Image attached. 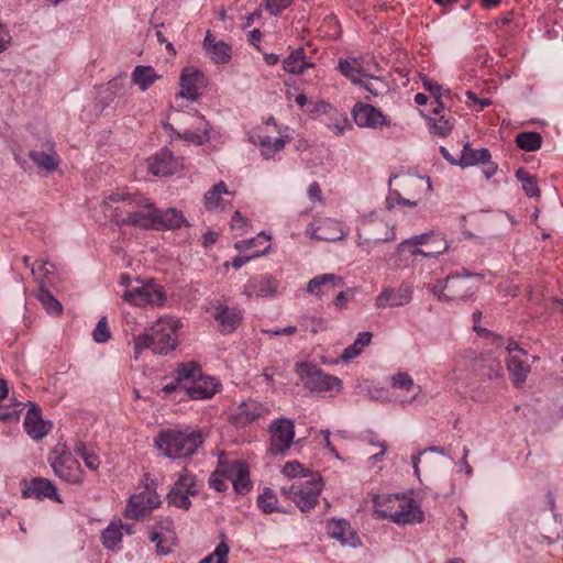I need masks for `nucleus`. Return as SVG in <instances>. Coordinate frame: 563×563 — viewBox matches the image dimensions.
Masks as SVG:
<instances>
[{"label": "nucleus", "mask_w": 563, "mask_h": 563, "mask_svg": "<svg viewBox=\"0 0 563 563\" xmlns=\"http://www.w3.org/2000/svg\"><path fill=\"white\" fill-rule=\"evenodd\" d=\"M180 322L174 318L158 319L145 333L134 338V360L143 350L151 349L155 354L166 355L177 345V330Z\"/></svg>", "instance_id": "f03ea898"}, {"label": "nucleus", "mask_w": 563, "mask_h": 563, "mask_svg": "<svg viewBox=\"0 0 563 563\" xmlns=\"http://www.w3.org/2000/svg\"><path fill=\"white\" fill-rule=\"evenodd\" d=\"M110 338L111 333L108 328L107 318L102 317L92 331V339L96 343H106Z\"/></svg>", "instance_id": "6e6d98bb"}, {"label": "nucleus", "mask_w": 563, "mask_h": 563, "mask_svg": "<svg viewBox=\"0 0 563 563\" xmlns=\"http://www.w3.org/2000/svg\"><path fill=\"white\" fill-rule=\"evenodd\" d=\"M132 527L121 521H112L101 532V542L107 550H115L122 542L124 534H132Z\"/></svg>", "instance_id": "c756f323"}, {"label": "nucleus", "mask_w": 563, "mask_h": 563, "mask_svg": "<svg viewBox=\"0 0 563 563\" xmlns=\"http://www.w3.org/2000/svg\"><path fill=\"white\" fill-rule=\"evenodd\" d=\"M290 3V0H267V9L273 14L280 13L285 8H287Z\"/></svg>", "instance_id": "338daca9"}, {"label": "nucleus", "mask_w": 563, "mask_h": 563, "mask_svg": "<svg viewBox=\"0 0 563 563\" xmlns=\"http://www.w3.org/2000/svg\"><path fill=\"white\" fill-rule=\"evenodd\" d=\"M220 471L233 485L238 494H246L252 488L247 465L239 460L223 461L220 459Z\"/></svg>", "instance_id": "2eb2a0df"}, {"label": "nucleus", "mask_w": 563, "mask_h": 563, "mask_svg": "<svg viewBox=\"0 0 563 563\" xmlns=\"http://www.w3.org/2000/svg\"><path fill=\"white\" fill-rule=\"evenodd\" d=\"M230 548L227 542L221 541L212 553L203 558L199 563H228Z\"/></svg>", "instance_id": "864d4df0"}, {"label": "nucleus", "mask_w": 563, "mask_h": 563, "mask_svg": "<svg viewBox=\"0 0 563 563\" xmlns=\"http://www.w3.org/2000/svg\"><path fill=\"white\" fill-rule=\"evenodd\" d=\"M203 80L205 76L199 69L195 67L184 68L179 78L180 91L176 96V101L179 98L196 101L198 99V90L203 86Z\"/></svg>", "instance_id": "aec40b11"}, {"label": "nucleus", "mask_w": 563, "mask_h": 563, "mask_svg": "<svg viewBox=\"0 0 563 563\" xmlns=\"http://www.w3.org/2000/svg\"><path fill=\"white\" fill-rule=\"evenodd\" d=\"M161 503V496L156 490L146 486L144 490L129 498L124 516L128 519L142 520L150 515L153 509L157 508Z\"/></svg>", "instance_id": "f8f14e48"}, {"label": "nucleus", "mask_w": 563, "mask_h": 563, "mask_svg": "<svg viewBox=\"0 0 563 563\" xmlns=\"http://www.w3.org/2000/svg\"><path fill=\"white\" fill-rule=\"evenodd\" d=\"M406 249L412 256L431 258L446 252L450 249V243L441 234L430 231L406 239L397 245L399 253Z\"/></svg>", "instance_id": "6e6552de"}, {"label": "nucleus", "mask_w": 563, "mask_h": 563, "mask_svg": "<svg viewBox=\"0 0 563 563\" xmlns=\"http://www.w3.org/2000/svg\"><path fill=\"white\" fill-rule=\"evenodd\" d=\"M290 141L288 135H280L272 141L271 136H258V146L261 147V155L265 159L272 158L277 152L282 151L286 143Z\"/></svg>", "instance_id": "58836bf2"}, {"label": "nucleus", "mask_w": 563, "mask_h": 563, "mask_svg": "<svg viewBox=\"0 0 563 563\" xmlns=\"http://www.w3.org/2000/svg\"><path fill=\"white\" fill-rule=\"evenodd\" d=\"M401 199H402V197L399 191L389 189L388 195L385 200L386 208L388 210L394 209L396 206L400 205Z\"/></svg>", "instance_id": "774afa93"}, {"label": "nucleus", "mask_w": 563, "mask_h": 563, "mask_svg": "<svg viewBox=\"0 0 563 563\" xmlns=\"http://www.w3.org/2000/svg\"><path fill=\"white\" fill-rule=\"evenodd\" d=\"M282 473L287 477L303 476L307 478L309 477L308 473L310 474V471L306 470L299 462L291 461L284 465Z\"/></svg>", "instance_id": "4d7b16f0"}, {"label": "nucleus", "mask_w": 563, "mask_h": 563, "mask_svg": "<svg viewBox=\"0 0 563 563\" xmlns=\"http://www.w3.org/2000/svg\"><path fill=\"white\" fill-rule=\"evenodd\" d=\"M492 158L487 148L474 150L466 143L459 156V166L468 167L477 164H487Z\"/></svg>", "instance_id": "e433bc0d"}, {"label": "nucleus", "mask_w": 563, "mask_h": 563, "mask_svg": "<svg viewBox=\"0 0 563 563\" xmlns=\"http://www.w3.org/2000/svg\"><path fill=\"white\" fill-rule=\"evenodd\" d=\"M300 379L312 393L334 396L342 389V382L336 376L327 374L312 364H301L297 368Z\"/></svg>", "instance_id": "9d476101"}, {"label": "nucleus", "mask_w": 563, "mask_h": 563, "mask_svg": "<svg viewBox=\"0 0 563 563\" xmlns=\"http://www.w3.org/2000/svg\"><path fill=\"white\" fill-rule=\"evenodd\" d=\"M233 192L228 189L224 181H219L213 185L203 197V205L206 210L211 212H222L228 206L230 200L227 197H233Z\"/></svg>", "instance_id": "bb28decb"}, {"label": "nucleus", "mask_w": 563, "mask_h": 563, "mask_svg": "<svg viewBox=\"0 0 563 563\" xmlns=\"http://www.w3.org/2000/svg\"><path fill=\"white\" fill-rule=\"evenodd\" d=\"M201 484L197 477L189 473L181 474L167 495L168 503L181 509H188L191 505L190 496H196Z\"/></svg>", "instance_id": "4468645a"}, {"label": "nucleus", "mask_w": 563, "mask_h": 563, "mask_svg": "<svg viewBox=\"0 0 563 563\" xmlns=\"http://www.w3.org/2000/svg\"><path fill=\"white\" fill-rule=\"evenodd\" d=\"M156 230H174L188 225L187 220L180 210L167 208L165 210L157 209Z\"/></svg>", "instance_id": "72a5a7b5"}, {"label": "nucleus", "mask_w": 563, "mask_h": 563, "mask_svg": "<svg viewBox=\"0 0 563 563\" xmlns=\"http://www.w3.org/2000/svg\"><path fill=\"white\" fill-rule=\"evenodd\" d=\"M225 475L220 471V462L217 470L211 474L209 485L217 492H224L228 488Z\"/></svg>", "instance_id": "13d9d810"}, {"label": "nucleus", "mask_w": 563, "mask_h": 563, "mask_svg": "<svg viewBox=\"0 0 563 563\" xmlns=\"http://www.w3.org/2000/svg\"><path fill=\"white\" fill-rule=\"evenodd\" d=\"M22 412V409H3L0 408V421L3 422H18L20 420V413Z\"/></svg>", "instance_id": "0e129e2a"}, {"label": "nucleus", "mask_w": 563, "mask_h": 563, "mask_svg": "<svg viewBox=\"0 0 563 563\" xmlns=\"http://www.w3.org/2000/svg\"><path fill=\"white\" fill-rule=\"evenodd\" d=\"M390 385L394 388L410 390L413 389L412 396L404 400L402 404H412L415 400H418L420 394L422 393V387L419 385H415L412 377L406 372H398L397 374L390 377Z\"/></svg>", "instance_id": "4c0bfd02"}, {"label": "nucleus", "mask_w": 563, "mask_h": 563, "mask_svg": "<svg viewBox=\"0 0 563 563\" xmlns=\"http://www.w3.org/2000/svg\"><path fill=\"white\" fill-rule=\"evenodd\" d=\"M23 498L36 499L51 498L60 501L55 485L47 478H33L21 492Z\"/></svg>", "instance_id": "c85d7f7f"}, {"label": "nucleus", "mask_w": 563, "mask_h": 563, "mask_svg": "<svg viewBox=\"0 0 563 563\" xmlns=\"http://www.w3.org/2000/svg\"><path fill=\"white\" fill-rule=\"evenodd\" d=\"M278 290V280L272 275L250 278L243 287L242 295L247 298L273 297Z\"/></svg>", "instance_id": "6ab92c4d"}, {"label": "nucleus", "mask_w": 563, "mask_h": 563, "mask_svg": "<svg viewBox=\"0 0 563 563\" xmlns=\"http://www.w3.org/2000/svg\"><path fill=\"white\" fill-rule=\"evenodd\" d=\"M355 295L354 288H349L346 290H341L336 295L335 299L332 301L334 308L341 310L345 308V305L349 300H351Z\"/></svg>", "instance_id": "e2e57ef3"}, {"label": "nucleus", "mask_w": 563, "mask_h": 563, "mask_svg": "<svg viewBox=\"0 0 563 563\" xmlns=\"http://www.w3.org/2000/svg\"><path fill=\"white\" fill-rule=\"evenodd\" d=\"M31 272L38 286L46 287L51 284L48 276L55 272V266L46 261H36L32 264Z\"/></svg>", "instance_id": "a18cd8bd"}, {"label": "nucleus", "mask_w": 563, "mask_h": 563, "mask_svg": "<svg viewBox=\"0 0 563 563\" xmlns=\"http://www.w3.org/2000/svg\"><path fill=\"white\" fill-rule=\"evenodd\" d=\"M328 536L340 541L342 544L354 547L356 534L351 529L349 521L344 519H331L327 525Z\"/></svg>", "instance_id": "7c9ffc66"}, {"label": "nucleus", "mask_w": 563, "mask_h": 563, "mask_svg": "<svg viewBox=\"0 0 563 563\" xmlns=\"http://www.w3.org/2000/svg\"><path fill=\"white\" fill-rule=\"evenodd\" d=\"M323 486L322 477L317 473H311L307 478L280 487V493L295 503L302 512H308L318 505Z\"/></svg>", "instance_id": "423d86ee"}, {"label": "nucleus", "mask_w": 563, "mask_h": 563, "mask_svg": "<svg viewBox=\"0 0 563 563\" xmlns=\"http://www.w3.org/2000/svg\"><path fill=\"white\" fill-rule=\"evenodd\" d=\"M372 333L371 332H361L358 333L356 340L353 344L345 347L341 354V358L344 362H347L350 360H353L354 357L358 356L363 349L367 346L372 341Z\"/></svg>", "instance_id": "c03bdc74"}, {"label": "nucleus", "mask_w": 563, "mask_h": 563, "mask_svg": "<svg viewBox=\"0 0 563 563\" xmlns=\"http://www.w3.org/2000/svg\"><path fill=\"white\" fill-rule=\"evenodd\" d=\"M161 78L162 75L157 74L150 65H137L131 74L132 82L135 84L142 92L146 91Z\"/></svg>", "instance_id": "c9c22d12"}, {"label": "nucleus", "mask_w": 563, "mask_h": 563, "mask_svg": "<svg viewBox=\"0 0 563 563\" xmlns=\"http://www.w3.org/2000/svg\"><path fill=\"white\" fill-rule=\"evenodd\" d=\"M36 298L43 305L48 314L59 316L62 313V303L46 289V287H38Z\"/></svg>", "instance_id": "de8ad7c7"}, {"label": "nucleus", "mask_w": 563, "mask_h": 563, "mask_svg": "<svg viewBox=\"0 0 563 563\" xmlns=\"http://www.w3.org/2000/svg\"><path fill=\"white\" fill-rule=\"evenodd\" d=\"M203 47L209 57L217 64H225L231 58V47L223 41H216L209 31L205 36Z\"/></svg>", "instance_id": "473e14b6"}, {"label": "nucleus", "mask_w": 563, "mask_h": 563, "mask_svg": "<svg viewBox=\"0 0 563 563\" xmlns=\"http://www.w3.org/2000/svg\"><path fill=\"white\" fill-rule=\"evenodd\" d=\"M201 374V368L195 362L183 363L175 372V378L183 385L185 391L187 384H190Z\"/></svg>", "instance_id": "37998d69"}, {"label": "nucleus", "mask_w": 563, "mask_h": 563, "mask_svg": "<svg viewBox=\"0 0 563 563\" xmlns=\"http://www.w3.org/2000/svg\"><path fill=\"white\" fill-rule=\"evenodd\" d=\"M30 158L41 168L54 170L58 165V156L51 147L47 151H31Z\"/></svg>", "instance_id": "79ce46f5"}, {"label": "nucleus", "mask_w": 563, "mask_h": 563, "mask_svg": "<svg viewBox=\"0 0 563 563\" xmlns=\"http://www.w3.org/2000/svg\"><path fill=\"white\" fill-rule=\"evenodd\" d=\"M214 320L219 324L222 334H230L238 329L243 320V312L236 307L219 305L214 308Z\"/></svg>", "instance_id": "a878e982"}, {"label": "nucleus", "mask_w": 563, "mask_h": 563, "mask_svg": "<svg viewBox=\"0 0 563 563\" xmlns=\"http://www.w3.org/2000/svg\"><path fill=\"white\" fill-rule=\"evenodd\" d=\"M268 409L256 401L242 402L235 413L232 415L231 421L238 428H243L256 419L265 416Z\"/></svg>", "instance_id": "cd10ccee"}, {"label": "nucleus", "mask_w": 563, "mask_h": 563, "mask_svg": "<svg viewBox=\"0 0 563 563\" xmlns=\"http://www.w3.org/2000/svg\"><path fill=\"white\" fill-rule=\"evenodd\" d=\"M360 86L373 97L383 96L389 91V85L383 77L369 74L364 76Z\"/></svg>", "instance_id": "a19ab883"}, {"label": "nucleus", "mask_w": 563, "mask_h": 563, "mask_svg": "<svg viewBox=\"0 0 563 563\" xmlns=\"http://www.w3.org/2000/svg\"><path fill=\"white\" fill-rule=\"evenodd\" d=\"M516 143L521 150L532 152L541 147L542 137L537 132H521L516 136Z\"/></svg>", "instance_id": "09e8293b"}, {"label": "nucleus", "mask_w": 563, "mask_h": 563, "mask_svg": "<svg viewBox=\"0 0 563 563\" xmlns=\"http://www.w3.org/2000/svg\"><path fill=\"white\" fill-rule=\"evenodd\" d=\"M48 463L54 474L68 484H81L85 473L79 462L64 444H57L48 455Z\"/></svg>", "instance_id": "1a4fd4ad"}, {"label": "nucleus", "mask_w": 563, "mask_h": 563, "mask_svg": "<svg viewBox=\"0 0 563 563\" xmlns=\"http://www.w3.org/2000/svg\"><path fill=\"white\" fill-rule=\"evenodd\" d=\"M221 384L216 377L198 375L194 382L187 384L185 393L195 400H205L212 398L219 390Z\"/></svg>", "instance_id": "4be33fe9"}, {"label": "nucleus", "mask_w": 563, "mask_h": 563, "mask_svg": "<svg viewBox=\"0 0 563 563\" xmlns=\"http://www.w3.org/2000/svg\"><path fill=\"white\" fill-rule=\"evenodd\" d=\"M122 299L132 306H161L166 300L163 287L155 284L153 279L143 280L136 277L134 287L124 289Z\"/></svg>", "instance_id": "9b49d317"}, {"label": "nucleus", "mask_w": 563, "mask_h": 563, "mask_svg": "<svg viewBox=\"0 0 563 563\" xmlns=\"http://www.w3.org/2000/svg\"><path fill=\"white\" fill-rule=\"evenodd\" d=\"M151 542L156 545V553L158 555H167L170 552V548L165 545V539L161 532L153 531L150 534Z\"/></svg>", "instance_id": "052dcab7"}, {"label": "nucleus", "mask_w": 563, "mask_h": 563, "mask_svg": "<svg viewBox=\"0 0 563 563\" xmlns=\"http://www.w3.org/2000/svg\"><path fill=\"white\" fill-rule=\"evenodd\" d=\"M374 511L379 519H389L398 526L423 521V511L416 501L405 495H377L373 499Z\"/></svg>", "instance_id": "f257e3e1"}, {"label": "nucleus", "mask_w": 563, "mask_h": 563, "mask_svg": "<svg viewBox=\"0 0 563 563\" xmlns=\"http://www.w3.org/2000/svg\"><path fill=\"white\" fill-rule=\"evenodd\" d=\"M313 66V63L307 60L306 52L302 47L291 51L283 60L284 70L292 75H301L306 69L312 68Z\"/></svg>", "instance_id": "f704fd0d"}, {"label": "nucleus", "mask_w": 563, "mask_h": 563, "mask_svg": "<svg viewBox=\"0 0 563 563\" xmlns=\"http://www.w3.org/2000/svg\"><path fill=\"white\" fill-rule=\"evenodd\" d=\"M344 286V279L335 274L325 273L311 278L306 286V291L317 298L329 295L336 288Z\"/></svg>", "instance_id": "b1692460"}, {"label": "nucleus", "mask_w": 563, "mask_h": 563, "mask_svg": "<svg viewBox=\"0 0 563 563\" xmlns=\"http://www.w3.org/2000/svg\"><path fill=\"white\" fill-rule=\"evenodd\" d=\"M412 299V288L409 285H400L397 288L385 287L376 298L377 308H395L408 305Z\"/></svg>", "instance_id": "412c9836"}, {"label": "nucleus", "mask_w": 563, "mask_h": 563, "mask_svg": "<svg viewBox=\"0 0 563 563\" xmlns=\"http://www.w3.org/2000/svg\"><path fill=\"white\" fill-rule=\"evenodd\" d=\"M269 433V452L273 455H284L292 444L295 424L290 419H276L271 424Z\"/></svg>", "instance_id": "ddd939ff"}, {"label": "nucleus", "mask_w": 563, "mask_h": 563, "mask_svg": "<svg viewBox=\"0 0 563 563\" xmlns=\"http://www.w3.org/2000/svg\"><path fill=\"white\" fill-rule=\"evenodd\" d=\"M256 504L266 515L282 511L277 496L268 487L264 488L263 493L257 497Z\"/></svg>", "instance_id": "49530a36"}, {"label": "nucleus", "mask_w": 563, "mask_h": 563, "mask_svg": "<svg viewBox=\"0 0 563 563\" xmlns=\"http://www.w3.org/2000/svg\"><path fill=\"white\" fill-rule=\"evenodd\" d=\"M268 249H269V245H267L266 247H264L262 251H255L254 253L250 254V255H246V256H236L232 260V266L235 268V269H239L241 268L243 265H245L246 263H249L251 260L253 258H256V257H260L262 255H265L267 252H268Z\"/></svg>", "instance_id": "680f3d73"}, {"label": "nucleus", "mask_w": 563, "mask_h": 563, "mask_svg": "<svg viewBox=\"0 0 563 563\" xmlns=\"http://www.w3.org/2000/svg\"><path fill=\"white\" fill-rule=\"evenodd\" d=\"M477 283L475 275L451 274L445 279L428 286V289L440 301L465 300L476 291Z\"/></svg>", "instance_id": "0eeeda50"}, {"label": "nucleus", "mask_w": 563, "mask_h": 563, "mask_svg": "<svg viewBox=\"0 0 563 563\" xmlns=\"http://www.w3.org/2000/svg\"><path fill=\"white\" fill-rule=\"evenodd\" d=\"M23 426L27 435L34 441L42 440L53 428L52 421L44 420L41 415V408L33 402H30Z\"/></svg>", "instance_id": "dca6fc26"}, {"label": "nucleus", "mask_w": 563, "mask_h": 563, "mask_svg": "<svg viewBox=\"0 0 563 563\" xmlns=\"http://www.w3.org/2000/svg\"><path fill=\"white\" fill-rule=\"evenodd\" d=\"M297 332V327L289 325L286 328H277V329H263L262 333L268 334L271 336L276 335H292Z\"/></svg>", "instance_id": "69168bd1"}, {"label": "nucleus", "mask_w": 563, "mask_h": 563, "mask_svg": "<svg viewBox=\"0 0 563 563\" xmlns=\"http://www.w3.org/2000/svg\"><path fill=\"white\" fill-rule=\"evenodd\" d=\"M339 69L347 79L357 85L366 75L361 63L355 58L340 59Z\"/></svg>", "instance_id": "ea45409f"}, {"label": "nucleus", "mask_w": 563, "mask_h": 563, "mask_svg": "<svg viewBox=\"0 0 563 563\" xmlns=\"http://www.w3.org/2000/svg\"><path fill=\"white\" fill-rule=\"evenodd\" d=\"M516 177L521 181L522 188L528 197H539L540 189L538 187L536 178L527 173L525 169L519 168L516 172Z\"/></svg>", "instance_id": "8fccbe9b"}, {"label": "nucleus", "mask_w": 563, "mask_h": 563, "mask_svg": "<svg viewBox=\"0 0 563 563\" xmlns=\"http://www.w3.org/2000/svg\"><path fill=\"white\" fill-rule=\"evenodd\" d=\"M423 87L430 91L435 100V107L433 109V112L435 114H439L443 109H444V104L441 100L442 98V93H443V88L442 86H440L438 82L431 80V79H428V78H424L423 79Z\"/></svg>", "instance_id": "5fc2aeb1"}, {"label": "nucleus", "mask_w": 563, "mask_h": 563, "mask_svg": "<svg viewBox=\"0 0 563 563\" xmlns=\"http://www.w3.org/2000/svg\"><path fill=\"white\" fill-rule=\"evenodd\" d=\"M507 368L516 387H521L530 373V365L526 361V353L511 354L507 357Z\"/></svg>", "instance_id": "2f4dec72"}, {"label": "nucleus", "mask_w": 563, "mask_h": 563, "mask_svg": "<svg viewBox=\"0 0 563 563\" xmlns=\"http://www.w3.org/2000/svg\"><path fill=\"white\" fill-rule=\"evenodd\" d=\"M268 240H269V238L264 232H261L256 238L238 241L234 246L236 250L242 252V251L251 250L252 247L256 246L262 241L267 242Z\"/></svg>", "instance_id": "bf43d9fd"}, {"label": "nucleus", "mask_w": 563, "mask_h": 563, "mask_svg": "<svg viewBox=\"0 0 563 563\" xmlns=\"http://www.w3.org/2000/svg\"><path fill=\"white\" fill-rule=\"evenodd\" d=\"M203 442L199 430H163L155 438L156 449L168 459L187 457L197 452Z\"/></svg>", "instance_id": "7ed1b4c3"}, {"label": "nucleus", "mask_w": 563, "mask_h": 563, "mask_svg": "<svg viewBox=\"0 0 563 563\" xmlns=\"http://www.w3.org/2000/svg\"><path fill=\"white\" fill-rule=\"evenodd\" d=\"M178 122L185 124L186 128L177 130L168 122L163 125L172 140H183L194 145H202L209 142L211 125L205 117L199 114L196 110L181 113L178 118Z\"/></svg>", "instance_id": "39448f33"}, {"label": "nucleus", "mask_w": 563, "mask_h": 563, "mask_svg": "<svg viewBox=\"0 0 563 563\" xmlns=\"http://www.w3.org/2000/svg\"><path fill=\"white\" fill-rule=\"evenodd\" d=\"M117 201H128L129 205H133L136 208V210L128 212L126 218L122 220L123 224L156 230L157 209L148 198L140 194L118 191L107 197L104 203L108 205L109 202Z\"/></svg>", "instance_id": "20e7f679"}, {"label": "nucleus", "mask_w": 563, "mask_h": 563, "mask_svg": "<svg viewBox=\"0 0 563 563\" xmlns=\"http://www.w3.org/2000/svg\"><path fill=\"white\" fill-rule=\"evenodd\" d=\"M429 126L433 134L444 137L451 133L453 122L451 118L441 115L438 119H429Z\"/></svg>", "instance_id": "603ef678"}, {"label": "nucleus", "mask_w": 563, "mask_h": 563, "mask_svg": "<svg viewBox=\"0 0 563 563\" xmlns=\"http://www.w3.org/2000/svg\"><path fill=\"white\" fill-rule=\"evenodd\" d=\"M353 118L360 128L390 126L386 115L372 104L356 103L353 108Z\"/></svg>", "instance_id": "a211bd4d"}, {"label": "nucleus", "mask_w": 563, "mask_h": 563, "mask_svg": "<svg viewBox=\"0 0 563 563\" xmlns=\"http://www.w3.org/2000/svg\"><path fill=\"white\" fill-rule=\"evenodd\" d=\"M300 327L303 331L317 334L328 329V322L321 317L303 316L300 318Z\"/></svg>", "instance_id": "3c124183"}, {"label": "nucleus", "mask_w": 563, "mask_h": 563, "mask_svg": "<svg viewBox=\"0 0 563 563\" xmlns=\"http://www.w3.org/2000/svg\"><path fill=\"white\" fill-rule=\"evenodd\" d=\"M306 232L319 241L334 242L345 236L342 224L333 219H323L318 224L310 223Z\"/></svg>", "instance_id": "5701e85b"}, {"label": "nucleus", "mask_w": 563, "mask_h": 563, "mask_svg": "<svg viewBox=\"0 0 563 563\" xmlns=\"http://www.w3.org/2000/svg\"><path fill=\"white\" fill-rule=\"evenodd\" d=\"M183 168V159L169 150L163 148L148 158V169L155 176H168Z\"/></svg>", "instance_id": "f3484780"}, {"label": "nucleus", "mask_w": 563, "mask_h": 563, "mask_svg": "<svg viewBox=\"0 0 563 563\" xmlns=\"http://www.w3.org/2000/svg\"><path fill=\"white\" fill-rule=\"evenodd\" d=\"M372 227L375 228H385V233L383 236H363L362 232L358 230L356 245L366 254H371L380 243L391 242L396 240L395 227L385 222L384 220H374Z\"/></svg>", "instance_id": "393cba45"}]
</instances>
